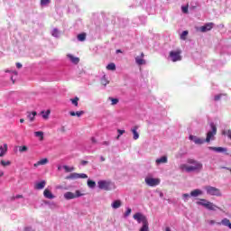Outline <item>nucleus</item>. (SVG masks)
Masks as SVG:
<instances>
[{
    "label": "nucleus",
    "instance_id": "obj_1",
    "mask_svg": "<svg viewBox=\"0 0 231 231\" xmlns=\"http://www.w3.org/2000/svg\"><path fill=\"white\" fill-rule=\"evenodd\" d=\"M187 163L192 166H189L187 164H180V171H185L186 172H199L203 171V163L194 159H188Z\"/></svg>",
    "mask_w": 231,
    "mask_h": 231
},
{
    "label": "nucleus",
    "instance_id": "obj_2",
    "mask_svg": "<svg viewBox=\"0 0 231 231\" xmlns=\"http://www.w3.org/2000/svg\"><path fill=\"white\" fill-rule=\"evenodd\" d=\"M200 201H205L203 202H197V205H200L201 207H205V208H208V210H216L217 208H219V207L216 206V204L205 199H200Z\"/></svg>",
    "mask_w": 231,
    "mask_h": 231
},
{
    "label": "nucleus",
    "instance_id": "obj_3",
    "mask_svg": "<svg viewBox=\"0 0 231 231\" xmlns=\"http://www.w3.org/2000/svg\"><path fill=\"white\" fill-rule=\"evenodd\" d=\"M205 190H206L207 194H208L209 196H217V197L222 196L221 189H217L216 187L206 186Z\"/></svg>",
    "mask_w": 231,
    "mask_h": 231
},
{
    "label": "nucleus",
    "instance_id": "obj_4",
    "mask_svg": "<svg viewBox=\"0 0 231 231\" xmlns=\"http://www.w3.org/2000/svg\"><path fill=\"white\" fill-rule=\"evenodd\" d=\"M211 131L208 132L207 137L205 142L208 143L211 140H214V136L217 134V127H216V125L214 123L210 124Z\"/></svg>",
    "mask_w": 231,
    "mask_h": 231
},
{
    "label": "nucleus",
    "instance_id": "obj_5",
    "mask_svg": "<svg viewBox=\"0 0 231 231\" xmlns=\"http://www.w3.org/2000/svg\"><path fill=\"white\" fill-rule=\"evenodd\" d=\"M79 179L86 180L88 179V175L85 173L73 172L65 178V180H79Z\"/></svg>",
    "mask_w": 231,
    "mask_h": 231
},
{
    "label": "nucleus",
    "instance_id": "obj_6",
    "mask_svg": "<svg viewBox=\"0 0 231 231\" xmlns=\"http://www.w3.org/2000/svg\"><path fill=\"white\" fill-rule=\"evenodd\" d=\"M170 57L171 59L172 62H178V61L181 60V51L178 50V51H170Z\"/></svg>",
    "mask_w": 231,
    "mask_h": 231
},
{
    "label": "nucleus",
    "instance_id": "obj_7",
    "mask_svg": "<svg viewBox=\"0 0 231 231\" xmlns=\"http://www.w3.org/2000/svg\"><path fill=\"white\" fill-rule=\"evenodd\" d=\"M80 196H83V194L80 193V190H76L75 193L68 191L64 194L65 199H75L77 198H80Z\"/></svg>",
    "mask_w": 231,
    "mask_h": 231
},
{
    "label": "nucleus",
    "instance_id": "obj_8",
    "mask_svg": "<svg viewBox=\"0 0 231 231\" xmlns=\"http://www.w3.org/2000/svg\"><path fill=\"white\" fill-rule=\"evenodd\" d=\"M134 219H135V221H137V223H143V225L149 223V221L147 220V217H145L142 213H135L134 215Z\"/></svg>",
    "mask_w": 231,
    "mask_h": 231
},
{
    "label": "nucleus",
    "instance_id": "obj_9",
    "mask_svg": "<svg viewBox=\"0 0 231 231\" xmlns=\"http://www.w3.org/2000/svg\"><path fill=\"white\" fill-rule=\"evenodd\" d=\"M97 185L101 190H111V181L99 180Z\"/></svg>",
    "mask_w": 231,
    "mask_h": 231
},
{
    "label": "nucleus",
    "instance_id": "obj_10",
    "mask_svg": "<svg viewBox=\"0 0 231 231\" xmlns=\"http://www.w3.org/2000/svg\"><path fill=\"white\" fill-rule=\"evenodd\" d=\"M145 183L149 185V187H156L157 185H160V179L146 178Z\"/></svg>",
    "mask_w": 231,
    "mask_h": 231
},
{
    "label": "nucleus",
    "instance_id": "obj_11",
    "mask_svg": "<svg viewBox=\"0 0 231 231\" xmlns=\"http://www.w3.org/2000/svg\"><path fill=\"white\" fill-rule=\"evenodd\" d=\"M213 28H214V23H208L200 27V32H202V33H205L206 32H210V30H212Z\"/></svg>",
    "mask_w": 231,
    "mask_h": 231
},
{
    "label": "nucleus",
    "instance_id": "obj_12",
    "mask_svg": "<svg viewBox=\"0 0 231 231\" xmlns=\"http://www.w3.org/2000/svg\"><path fill=\"white\" fill-rule=\"evenodd\" d=\"M211 151H215L216 152H226V154L228 156L230 154L229 152H226V148L223 147H209Z\"/></svg>",
    "mask_w": 231,
    "mask_h": 231
},
{
    "label": "nucleus",
    "instance_id": "obj_13",
    "mask_svg": "<svg viewBox=\"0 0 231 231\" xmlns=\"http://www.w3.org/2000/svg\"><path fill=\"white\" fill-rule=\"evenodd\" d=\"M67 57H68V59H69V60H70V62H72V64H79L80 62V59L73 56L72 54H68Z\"/></svg>",
    "mask_w": 231,
    "mask_h": 231
},
{
    "label": "nucleus",
    "instance_id": "obj_14",
    "mask_svg": "<svg viewBox=\"0 0 231 231\" xmlns=\"http://www.w3.org/2000/svg\"><path fill=\"white\" fill-rule=\"evenodd\" d=\"M43 196L44 198H46L47 199H53L55 198V196L53 195V193H51V191H50V189H46L43 191Z\"/></svg>",
    "mask_w": 231,
    "mask_h": 231
},
{
    "label": "nucleus",
    "instance_id": "obj_15",
    "mask_svg": "<svg viewBox=\"0 0 231 231\" xmlns=\"http://www.w3.org/2000/svg\"><path fill=\"white\" fill-rule=\"evenodd\" d=\"M44 187H46V180H42L41 182L35 184L34 189L36 190H42Z\"/></svg>",
    "mask_w": 231,
    "mask_h": 231
},
{
    "label": "nucleus",
    "instance_id": "obj_16",
    "mask_svg": "<svg viewBox=\"0 0 231 231\" xmlns=\"http://www.w3.org/2000/svg\"><path fill=\"white\" fill-rule=\"evenodd\" d=\"M167 162H169L167 156H162L159 159H156L155 163L157 165H162V163H167Z\"/></svg>",
    "mask_w": 231,
    "mask_h": 231
},
{
    "label": "nucleus",
    "instance_id": "obj_17",
    "mask_svg": "<svg viewBox=\"0 0 231 231\" xmlns=\"http://www.w3.org/2000/svg\"><path fill=\"white\" fill-rule=\"evenodd\" d=\"M112 208H120L122 207V200L120 199H117V200H115L112 205H111Z\"/></svg>",
    "mask_w": 231,
    "mask_h": 231
},
{
    "label": "nucleus",
    "instance_id": "obj_18",
    "mask_svg": "<svg viewBox=\"0 0 231 231\" xmlns=\"http://www.w3.org/2000/svg\"><path fill=\"white\" fill-rule=\"evenodd\" d=\"M201 194H203V191H201V189H194L190 192V196H192V198H198V196H201Z\"/></svg>",
    "mask_w": 231,
    "mask_h": 231
},
{
    "label": "nucleus",
    "instance_id": "obj_19",
    "mask_svg": "<svg viewBox=\"0 0 231 231\" xmlns=\"http://www.w3.org/2000/svg\"><path fill=\"white\" fill-rule=\"evenodd\" d=\"M135 62L138 66H143L146 64L145 60H143V58H140V56H137L135 58Z\"/></svg>",
    "mask_w": 231,
    "mask_h": 231
},
{
    "label": "nucleus",
    "instance_id": "obj_20",
    "mask_svg": "<svg viewBox=\"0 0 231 231\" xmlns=\"http://www.w3.org/2000/svg\"><path fill=\"white\" fill-rule=\"evenodd\" d=\"M6 151H8V144H4V146L0 147V156L3 158L5 154H6Z\"/></svg>",
    "mask_w": 231,
    "mask_h": 231
},
{
    "label": "nucleus",
    "instance_id": "obj_21",
    "mask_svg": "<svg viewBox=\"0 0 231 231\" xmlns=\"http://www.w3.org/2000/svg\"><path fill=\"white\" fill-rule=\"evenodd\" d=\"M138 126H134V128H132V133L134 134V140H138V138H140V134H138Z\"/></svg>",
    "mask_w": 231,
    "mask_h": 231
},
{
    "label": "nucleus",
    "instance_id": "obj_22",
    "mask_svg": "<svg viewBox=\"0 0 231 231\" xmlns=\"http://www.w3.org/2000/svg\"><path fill=\"white\" fill-rule=\"evenodd\" d=\"M35 116H37L36 111H32V113L28 112L27 118H29L30 122H33V120H35Z\"/></svg>",
    "mask_w": 231,
    "mask_h": 231
},
{
    "label": "nucleus",
    "instance_id": "obj_23",
    "mask_svg": "<svg viewBox=\"0 0 231 231\" xmlns=\"http://www.w3.org/2000/svg\"><path fill=\"white\" fill-rule=\"evenodd\" d=\"M46 163H48V159L44 158L34 163V167H39V165H46Z\"/></svg>",
    "mask_w": 231,
    "mask_h": 231
},
{
    "label": "nucleus",
    "instance_id": "obj_24",
    "mask_svg": "<svg viewBox=\"0 0 231 231\" xmlns=\"http://www.w3.org/2000/svg\"><path fill=\"white\" fill-rule=\"evenodd\" d=\"M217 225H224V226H229L230 220L228 218H224L221 222L217 223Z\"/></svg>",
    "mask_w": 231,
    "mask_h": 231
},
{
    "label": "nucleus",
    "instance_id": "obj_25",
    "mask_svg": "<svg viewBox=\"0 0 231 231\" xmlns=\"http://www.w3.org/2000/svg\"><path fill=\"white\" fill-rule=\"evenodd\" d=\"M34 135L37 136L38 138H40V141L42 142V140H44V133L38 131L34 133Z\"/></svg>",
    "mask_w": 231,
    "mask_h": 231
},
{
    "label": "nucleus",
    "instance_id": "obj_26",
    "mask_svg": "<svg viewBox=\"0 0 231 231\" xmlns=\"http://www.w3.org/2000/svg\"><path fill=\"white\" fill-rule=\"evenodd\" d=\"M78 41L84 42L86 41V32L78 34Z\"/></svg>",
    "mask_w": 231,
    "mask_h": 231
},
{
    "label": "nucleus",
    "instance_id": "obj_27",
    "mask_svg": "<svg viewBox=\"0 0 231 231\" xmlns=\"http://www.w3.org/2000/svg\"><path fill=\"white\" fill-rule=\"evenodd\" d=\"M70 116H82L84 115V111H78V112H69Z\"/></svg>",
    "mask_w": 231,
    "mask_h": 231
},
{
    "label": "nucleus",
    "instance_id": "obj_28",
    "mask_svg": "<svg viewBox=\"0 0 231 231\" xmlns=\"http://www.w3.org/2000/svg\"><path fill=\"white\" fill-rule=\"evenodd\" d=\"M106 69H108L109 71H115L116 69V65L115 63H109L106 66Z\"/></svg>",
    "mask_w": 231,
    "mask_h": 231
},
{
    "label": "nucleus",
    "instance_id": "obj_29",
    "mask_svg": "<svg viewBox=\"0 0 231 231\" xmlns=\"http://www.w3.org/2000/svg\"><path fill=\"white\" fill-rule=\"evenodd\" d=\"M88 187H89V189H95V187H97V182H95V180H88Z\"/></svg>",
    "mask_w": 231,
    "mask_h": 231
},
{
    "label": "nucleus",
    "instance_id": "obj_30",
    "mask_svg": "<svg viewBox=\"0 0 231 231\" xmlns=\"http://www.w3.org/2000/svg\"><path fill=\"white\" fill-rule=\"evenodd\" d=\"M101 84L102 86H106L107 84H109V80L107 79V77H106V75L101 78Z\"/></svg>",
    "mask_w": 231,
    "mask_h": 231
},
{
    "label": "nucleus",
    "instance_id": "obj_31",
    "mask_svg": "<svg viewBox=\"0 0 231 231\" xmlns=\"http://www.w3.org/2000/svg\"><path fill=\"white\" fill-rule=\"evenodd\" d=\"M50 113H51V111L50 110H47L46 112L42 111V118L48 120V118L50 117Z\"/></svg>",
    "mask_w": 231,
    "mask_h": 231
},
{
    "label": "nucleus",
    "instance_id": "obj_32",
    "mask_svg": "<svg viewBox=\"0 0 231 231\" xmlns=\"http://www.w3.org/2000/svg\"><path fill=\"white\" fill-rule=\"evenodd\" d=\"M63 169L65 170V172H73L75 171V167H70L68 165H64Z\"/></svg>",
    "mask_w": 231,
    "mask_h": 231
},
{
    "label": "nucleus",
    "instance_id": "obj_33",
    "mask_svg": "<svg viewBox=\"0 0 231 231\" xmlns=\"http://www.w3.org/2000/svg\"><path fill=\"white\" fill-rule=\"evenodd\" d=\"M194 143H197V145H201V144L205 143V140L197 137V138H195Z\"/></svg>",
    "mask_w": 231,
    "mask_h": 231
},
{
    "label": "nucleus",
    "instance_id": "obj_34",
    "mask_svg": "<svg viewBox=\"0 0 231 231\" xmlns=\"http://www.w3.org/2000/svg\"><path fill=\"white\" fill-rule=\"evenodd\" d=\"M187 35H189V31H184L180 34V39L181 41H187Z\"/></svg>",
    "mask_w": 231,
    "mask_h": 231
},
{
    "label": "nucleus",
    "instance_id": "obj_35",
    "mask_svg": "<svg viewBox=\"0 0 231 231\" xmlns=\"http://www.w3.org/2000/svg\"><path fill=\"white\" fill-rule=\"evenodd\" d=\"M79 98L76 97L75 98L70 99V102L73 104V106H75L76 107H79Z\"/></svg>",
    "mask_w": 231,
    "mask_h": 231
},
{
    "label": "nucleus",
    "instance_id": "obj_36",
    "mask_svg": "<svg viewBox=\"0 0 231 231\" xmlns=\"http://www.w3.org/2000/svg\"><path fill=\"white\" fill-rule=\"evenodd\" d=\"M140 231H149V222H146V224H143Z\"/></svg>",
    "mask_w": 231,
    "mask_h": 231
},
{
    "label": "nucleus",
    "instance_id": "obj_37",
    "mask_svg": "<svg viewBox=\"0 0 231 231\" xmlns=\"http://www.w3.org/2000/svg\"><path fill=\"white\" fill-rule=\"evenodd\" d=\"M0 164H1L3 167H8V165H11L12 162H11L10 161L5 162V160H2V161L0 162Z\"/></svg>",
    "mask_w": 231,
    "mask_h": 231
},
{
    "label": "nucleus",
    "instance_id": "obj_38",
    "mask_svg": "<svg viewBox=\"0 0 231 231\" xmlns=\"http://www.w3.org/2000/svg\"><path fill=\"white\" fill-rule=\"evenodd\" d=\"M19 151L20 152H26V151H28V146L26 145L19 146Z\"/></svg>",
    "mask_w": 231,
    "mask_h": 231
},
{
    "label": "nucleus",
    "instance_id": "obj_39",
    "mask_svg": "<svg viewBox=\"0 0 231 231\" xmlns=\"http://www.w3.org/2000/svg\"><path fill=\"white\" fill-rule=\"evenodd\" d=\"M51 3V0H41V5L46 6V5H50Z\"/></svg>",
    "mask_w": 231,
    "mask_h": 231
},
{
    "label": "nucleus",
    "instance_id": "obj_40",
    "mask_svg": "<svg viewBox=\"0 0 231 231\" xmlns=\"http://www.w3.org/2000/svg\"><path fill=\"white\" fill-rule=\"evenodd\" d=\"M109 100H111L112 106H116V104H118V98L109 97Z\"/></svg>",
    "mask_w": 231,
    "mask_h": 231
},
{
    "label": "nucleus",
    "instance_id": "obj_41",
    "mask_svg": "<svg viewBox=\"0 0 231 231\" xmlns=\"http://www.w3.org/2000/svg\"><path fill=\"white\" fill-rule=\"evenodd\" d=\"M224 96H225V94H218V95L215 96L214 100L216 102H217V100H221V97H224Z\"/></svg>",
    "mask_w": 231,
    "mask_h": 231
},
{
    "label": "nucleus",
    "instance_id": "obj_42",
    "mask_svg": "<svg viewBox=\"0 0 231 231\" xmlns=\"http://www.w3.org/2000/svg\"><path fill=\"white\" fill-rule=\"evenodd\" d=\"M52 36L59 37V30H57V29L52 30Z\"/></svg>",
    "mask_w": 231,
    "mask_h": 231
},
{
    "label": "nucleus",
    "instance_id": "obj_43",
    "mask_svg": "<svg viewBox=\"0 0 231 231\" xmlns=\"http://www.w3.org/2000/svg\"><path fill=\"white\" fill-rule=\"evenodd\" d=\"M183 14H189V5L181 7Z\"/></svg>",
    "mask_w": 231,
    "mask_h": 231
},
{
    "label": "nucleus",
    "instance_id": "obj_44",
    "mask_svg": "<svg viewBox=\"0 0 231 231\" xmlns=\"http://www.w3.org/2000/svg\"><path fill=\"white\" fill-rule=\"evenodd\" d=\"M131 212H133V210L131 209V208H128L126 212L125 213V217H127V216H130Z\"/></svg>",
    "mask_w": 231,
    "mask_h": 231
},
{
    "label": "nucleus",
    "instance_id": "obj_45",
    "mask_svg": "<svg viewBox=\"0 0 231 231\" xmlns=\"http://www.w3.org/2000/svg\"><path fill=\"white\" fill-rule=\"evenodd\" d=\"M117 133H118L119 135L122 136V134H124L125 133V130L118 129V130H117Z\"/></svg>",
    "mask_w": 231,
    "mask_h": 231
},
{
    "label": "nucleus",
    "instance_id": "obj_46",
    "mask_svg": "<svg viewBox=\"0 0 231 231\" xmlns=\"http://www.w3.org/2000/svg\"><path fill=\"white\" fill-rule=\"evenodd\" d=\"M208 223L209 225H216V221L215 220H208Z\"/></svg>",
    "mask_w": 231,
    "mask_h": 231
},
{
    "label": "nucleus",
    "instance_id": "obj_47",
    "mask_svg": "<svg viewBox=\"0 0 231 231\" xmlns=\"http://www.w3.org/2000/svg\"><path fill=\"white\" fill-rule=\"evenodd\" d=\"M16 68H18V69H21V68H23V64L17 62L16 63Z\"/></svg>",
    "mask_w": 231,
    "mask_h": 231
},
{
    "label": "nucleus",
    "instance_id": "obj_48",
    "mask_svg": "<svg viewBox=\"0 0 231 231\" xmlns=\"http://www.w3.org/2000/svg\"><path fill=\"white\" fill-rule=\"evenodd\" d=\"M182 198H184V199L190 198V195H189V193H184L182 195Z\"/></svg>",
    "mask_w": 231,
    "mask_h": 231
},
{
    "label": "nucleus",
    "instance_id": "obj_49",
    "mask_svg": "<svg viewBox=\"0 0 231 231\" xmlns=\"http://www.w3.org/2000/svg\"><path fill=\"white\" fill-rule=\"evenodd\" d=\"M228 138L231 140V130H228L226 133Z\"/></svg>",
    "mask_w": 231,
    "mask_h": 231
},
{
    "label": "nucleus",
    "instance_id": "obj_50",
    "mask_svg": "<svg viewBox=\"0 0 231 231\" xmlns=\"http://www.w3.org/2000/svg\"><path fill=\"white\" fill-rule=\"evenodd\" d=\"M24 231H35V230H33L32 227H25Z\"/></svg>",
    "mask_w": 231,
    "mask_h": 231
},
{
    "label": "nucleus",
    "instance_id": "obj_51",
    "mask_svg": "<svg viewBox=\"0 0 231 231\" xmlns=\"http://www.w3.org/2000/svg\"><path fill=\"white\" fill-rule=\"evenodd\" d=\"M90 140H91L92 143H97V139L95 137H91Z\"/></svg>",
    "mask_w": 231,
    "mask_h": 231
},
{
    "label": "nucleus",
    "instance_id": "obj_52",
    "mask_svg": "<svg viewBox=\"0 0 231 231\" xmlns=\"http://www.w3.org/2000/svg\"><path fill=\"white\" fill-rule=\"evenodd\" d=\"M15 198H16V199H21L23 198V195H16Z\"/></svg>",
    "mask_w": 231,
    "mask_h": 231
},
{
    "label": "nucleus",
    "instance_id": "obj_53",
    "mask_svg": "<svg viewBox=\"0 0 231 231\" xmlns=\"http://www.w3.org/2000/svg\"><path fill=\"white\" fill-rule=\"evenodd\" d=\"M102 145H109V141H105L102 143Z\"/></svg>",
    "mask_w": 231,
    "mask_h": 231
},
{
    "label": "nucleus",
    "instance_id": "obj_54",
    "mask_svg": "<svg viewBox=\"0 0 231 231\" xmlns=\"http://www.w3.org/2000/svg\"><path fill=\"white\" fill-rule=\"evenodd\" d=\"M196 136H194V135H189V140H193V142H194V140H196Z\"/></svg>",
    "mask_w": 231,
    "mask_h": 231
},
{
    "label": "nucleus",
    "instance_id": "obj_55",
    "mask_svg": "<svg viewBox=\"0 0 231 231\" xmlns=\"http://www.w3.org/2000/svg\"><path fill=\"white\" fill-rule=\"evenodd\" d=\"M82 165H88V161H81Z\"/></svg>",
    "mask_w": 231,
    "mask_h": 231
},
{
    "label": "nucleus",
    "instance_id": "obj_56",
    "mask_svg": "<svg viewBox=\"0 0 231 231\" xmlns=\"http://www.w3.org/2000/svg\"><path fill=\"white\" fill-rule=\"evenodd\" d=\"M10 199H11V201H15L16 198H15V196H13L10 198Z\"/></svg>",
    "mask_w": 231,
    "mask_h": 231
},
{
    "label": "nucleus",
    "instance_id": "obj_57",
    "mask_svg": "<svg viewBox=\"0 0 231 231\" xmlns=\"http://www.w3.org/2000/svg\"><path fill=\"white\" fill-rule=\"evenodd\" d=\"M139 57H140L141 59H143V57H145V54H143V52H142Z\"/></svg>",
    "mask_w": 231,
    "mask_h": 231
},
{
    "label": "nucleus",
    "instance_id": "obj_58",
    "mask_svg": "<svg viewBox=\"0 0 231 231\" xmlns=\"http://www.w3.org/2000/svg\"><path fill=\"white\" fill-rule=\"evenodd\" d=\"M100 160H101V162H106V158H104V156H101Z\"/></svg>",
    "mask_w": 231,
    "mask_h": 231
},
{
    "label": "nucleus",
    "instance_id": "obj_59",
    "mask_svg": "<svg viewBox=\"0 0 231 231\" xmlns=\"http://www.w3.org/2000/svg\"><path fill=\"white\" fill-rule=\"evenodd\" d=\"M20 124H24V119H20Z\"/></svg>",
    "mask_w": 231,
    "mask_h": 231
},
{
    "label": "nucleus",
    "instance_id": "obj_60",
    "mask_svg": "<svg viewBox=\"0 0 231 231\" xmlns=\"http://www.w3.org/2000/svg\"><path fill=\"white\" fill-rule=\"evenodd\" d=\"M116 53H122V50H116Z\"/></svg>",
    "mask_w": 231,
    "mask_h": 231
},
{
    "label": "nucleus",
    "instance_id": "obj_61",
    "mask_svg": "<svg viewBox=\"0 0 231 231\" xmlns=\"http://www.w3.org/2000/svg\"><path fill=\"white\" fill-rule=\"evenodd\" d=\"M166 231H171V227H166Z\"/></svg>",
    "mask_w": 231,
    "mask_h": 231
},
{
    "label": "nucleus",
    "instance_id": "obj_62",
    "mask_svg": "<svg viewBox=\"0 0 231 231\" xmlns=\"http://www.w3.org/2000/svg\"><path fill=\"white\" fill-rule=\"evenodd\" d=\"M4 174H5V173H4V172H2V173L0 174V178H1L2 176H4Z\"/></svg>",
    "mask_w": 231,
    "mask_h": 231
},
{
    "label": "nucleus",
    "instance_id": "obj_63",
    "mask_svg": "<svg viewBox=\"0 0 231 231\" xmlns=\"http://www.w3.org/2000/svg\"><path fill=\"white\" fill-rule=\"evenodd\" d=\"M228 226V228H230L231 229V223L229 224V226Z\"/></svg>",
    "mask_w": 231,
    "mask_h": 231
},
{
    "label": "nucleus",
    "instance_id": "obj_64",
    "mask_svg": "<svg viewBox=\"0 0 231 231\" xmlns=\"http://www.w3.org/2000/svg\"><path fill=\"white\" fill-rule=\"evenodd\" d=\"M120 136H121V135H120V134H119L117 135V137H116V138H117V140H118V138H120Z\"/></svg>",
    "mask_w": 231,
    "mask_h": 231
}]
</instances>
